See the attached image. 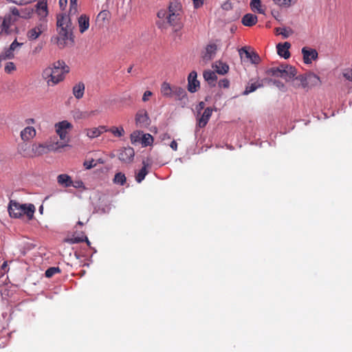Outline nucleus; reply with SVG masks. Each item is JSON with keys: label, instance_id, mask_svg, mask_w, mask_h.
I'll use <instances>...</instances> for the list:
<instances>
[{"label": "nucleus", "instance_id": "obj_1", "mask_svg": "<svg viewBox=\"0 0 352 352\" xmlns=\"http://www.w3.org/2000/svg\"><path fill=\"white\" fill-rule=\"evenodd\" d=\"M34 8L31 7L18 9L16 7L10 8V12L3 18L0 17V35L10 34L16 30L15 23L19 18L28 19L32 17Z\"/></svg>", "mask_w": 352, "mask_h": 352}, {"label": "nucleus", "instance_id": "obj_2", "mask_svg": "<svg viewBox=\"0 0 352 352\" xmlns=\"http://www.w3.org/2000/svg\"><path fill=\"white\" fill-rule=\"evenodd\" d=\"M69 67L63 60H58L52 66L47 67L42 72V77L48 86H54L63 81Z\"/></svg>", "mask_w": 352, "mask_h": 352}, {"label": "nucleus", "instance_id": "obj_3", "mask_svg": "<svg viewBox=\"0 0 352 352\" xmlns=\"http://www.w3.org/2000/svg\"><path fill=\"white\" fill-rule=\"evenodd\" d=\"M56 25L58 32L56 43L60 48H63L72 36L73 27L69 16L65 14H58Z\"/></svg>", "mask_w": 352, "mask_h": 352}, {"label": "nucleus", "instance_id": "obj_4", "mask_svg": "<svg viewBox=\"0 0 352 352\" xmlns=\"http://www.w3.org/2000/svg\"><path fill=\"white\" fill-rule=\"evenodd\" d=\"M8 210L10 217L19 219L25 216L28 220H32L36 210L35 206L32 204H21L14 200H10Z\"/></svg>", "mask_w": 352, "mask_h": 352}, {"label": "nucleus", "instance_id": "obj_5", "mask_svg": "<svg viewBox=\"0 0 352 352\" xmlns=\"http://www.w3.org/2000/svg\"><path fill=\"white\" fill-rule=\"evenodd\" d=\"M55 131L58 135L60 142H56L58 148H64L69 146L71 140L69 133L73 129V125L67 120L58 122L54 125Z\"/></svg>", "mask_w": 352, "mask_h": 352}, {"label": "nucleus", "instance_id": "obj_6", "mask_svg": "<svg viewBox=\"0 0 352 352\" xmlns=\"http://www.w3.org/2000/svg\"><path fill=\"white\" fill-rule=\"evenodd\" d=\"M157 16L159 19H166L170 26H177L180 24L182 14L179 13H167L165 10L158 11Z\"/></svg>", "mask_w": 352, "mask_h": 352}, {"label": "nucleus", "instance_id": "obj_7", "mask_svg": "<svg viewBox=\"0 0 352 352\" xmlns=\"http://www.w3.org/2000/svg\"><path fill=\"white\" fill-rule=\"evenodd\" d=\"M50 146V145L45 144H34L31 152H24L23 156L25 157L41 156L47 153L51 150Z\"/></svg>", "mask_w": 352, "mask_h": 352}, {"label": "nucleus", "instance_id": "obj_8", "mask_svg": "<svg viewBox=\"0 0 352 352\" xmlns=\"http://www.w3.org/2000/svg\"><path fill=\"white\" fill-rule=\"evenodd\" d=\"M46 21L39 22L35 27L28 30L26 36L30 41L37 39L40 35L47 30Z\"/></svg>", "mask_w": 352, "mask_h": 352}, {"label": "nucleus", "instance_id": "obj_9", "mask_svg": "<svg viewBox=\"0 0 352 352\" xmlns=\"http://www.w3.org/2000/svg\"><path fill=\"white\" fill-rule=\"evenodd\" d=\"M35 12L39 17L40 22H47V20L45 19L48 15L47 1L41 0L38 1L35 6Z\"/></svg>", "mask_w": 352, "mask_h": 352}, {"label": "nucleus", "instance_id": "obj_10", "mask_svg": "<svg viewBox=\"0 0 352 352\" xmlns=\"http://www.w3.org/2000/svg\"><path fill=\"white\" fill-rule=\"evenodd\" d=\"M135 155L134 149L132 147H124L119 151L118 158L124 163H130L133 160Z\"/></svg>", "mask_w": 352, "mask_h": 352}, {"label": "nucleus", "instance_id": "obj_11", "mask_svg": "<svg viewBox=\"0 0 352 352\" xmlns=\"http://www.w3.org/2000/svg\"><path fill=\"white\" fill-rule=\"evenodd\" d=\"M197 74L192 71L188 76V90L190 93L196 92L200 87L199 81L197 79Z\"/></svg>", "mask_w": 352, "mask_h": 352}, {"label": "nucleus", "instance_id": "obj_12", "mask_svg": "<svg viewBox=\"0 0 352 352\" xmlns=\"http://www.w3.org/2000/svg\"><path fill=\"white\" fill-rule=\"evenodd\" d=\"M302 54L303 56V60L305 64L311 63L312 60H315L318 57L317 51L314 49L304 47L302 49Z\"/></svg>", "mask_w": 352, "mask_h": 352}, {"label": "nucleus", "instance_id": "obj_13", "mask_svg": "<svg viewBox=\"0 0 352 352\" xmlns=\"http://www.w3.org/2000/svg\"><path fill=\"white\" fill-rule=\"evenodd\" d=\"M239 52L241 57H242L244 54L245 57L248 58L252 64L258 65L261 62V58L258 54L254 51H249L246 47L240 49Z\"/></svg>", "mask_w": 352, "mask_h": 352}, {"label": "nucleus", "instance_id": "obj_14", "mask_svg": "<svg viewBox=\"0 0 352 352\" xmlns=\"http://www.w3.org/2000/svg\"><path fill=\"white\" fill-rule=\"evenodd\" d=\"M104 132H107V127L105 126H99L84 130L85 135L90 139L98 138Z\"/></svg>", "mask_w": 352, "mask_h": 352}, {"label": "nucleus", "instance_id": "obj_15", "mask_svg": "<svg viewBox=\"0 0 352 352\" xmlns=\"http://www.w3.org/2000/svg\"><path fill=\"white\" fill-rule=\"evenodd\" d=\"M297 72L295 67L289 65H282V72L280 77L286 81H289L296 75Z\"/></svg>", "mask_w": 352, "mask_h": 352}, {"label": "nucleus", "instance_id": "obj_16", "mask_svg": "<svg viewBox=\"0 0 352 352\" xmlns=\"http://www.w3.org/2000/svg\"><path fill=\"white\" fill-rule=\"evenodd\" d=\"M217 51V45L215 43H209L206 47V52L203 55V59L208 61L214 58Z\"/></svg>", "mask_w": 352, "mask_h": 352}, {"label": "nucleus", "instance_id": "obj_17", "mask_svg": "<svg viewBox=\"0 0 352 352\" xmlns=\"http://www.w3.org/2000/svg\"><path fill=\"white\" fill-rule=\"evenodd\" d=\"M290 47L291 44L288 42L278 43L276 46L278 54L285 59L289 58L290 53L289 52V49L290 48Z\"/></svg>", "mask_w": 352, "mask_h": 352}, {"label": "nucleus", "instance_id": "obj_18", "mask_svg": "<svg viewBox=\"0 0 352 352\" xmlns=\"http://www.w3.org/2000/svg\"><path fill=\"white\" fill-rule=\"evenodd\" d=\"M36 133L33 126H27L21 131V138L24 142H28L35 137Z\"/></svg>", "mask_w": 352, "mask_h": 352}, {"label": "nucleus", "instance_id": "obj_19", "mask_svg": "<svg viewBox=\"0 0 352 352\" xmlns=\"http://www.w3.org/2000/svg\"><path fill=\"white\" fill-rule=\"evenodd\" d=\"M142 164L143 167L139 170V172L135 175V180L138 183H140L144 179L146 175L148 174V170H146V168L151 166V163L148 160L146 161L144 160L142 162Z\"/></svg>", "mask_w": 352, "mask_h": 352}, {"label": "nucleus", "instance_id": "obj_20", "mask_svg": "<svg viewBox=\"0 0 352 352\" xmlns=\"http://www.w3.org/2000/svg\"><path fill=\"white\" fill-rule=\"evenodd\" d=\"M212 109L210 107H207L205 109L201 116L198 120L197 125L199 128H203L207 124L210 118L212 116Z\"/></svg>", "mask_w": 352, "mask_h": 352}, {"label": "nucleus", "instance_id": "obj_21", "mask_svg": "<svg viewBox=\"0 0 352 352\" xmlns=\"http://www.w3.org/2000/svg\"><path fill=\"white\" fill-rule=\"evenodd\" d=\"M167 13L183 14L182 4L179 0H173L169 3Z\"/></svg>", "mask_w": 352, "mask_h": 352}, {"label": "nucleus", "instance_id": "obj_22", "mask_svg": "<svg viewBox=\"0 0 352 352\" xmlns=\"http://www.w3.org/2000/svg\"><path fill=\"white\" fill-rule=\"evenodd\" d=\"M58 184L65 188L70 187L73 185L72 177L67 174H60L57 177Z\"/></svg>", "mask_w": 352, "mask_h": 352}, {"label": "nucleus", "instance_id": "obj_23", "mask_svg": "<svg viewBox=\"0 0 352 352\" xmlns=\"http://www.w3.org/2000/svg\"><path fill=\"white\" fill-rule=\"evenodd\" d=\"M258 21L257 16L253 14H245L241 20V23L243 25L248 27H252L255 25Z\"/></svg>", "mask_w": 352, "mask_h": 352}, {"label": "nucleus", "instance_id": "obj_24", "mask_svg": "<svg viewBox=\"0 0 352 352\" xmlns=\"http://www.w3.org/2000/svg\"><path fill=\"white\" fill-rule=\"evenodd\" d=\"M79 30L80 33H84L89 28V18L85 14L81 15L78 20Z\"/></svg>", "mask_w": 352, "mask_h": 352}, {"label": "nucleus", "instance_id": "obj_25", "mask_svg": "<svg viewBox=\"0 0 352 352\" xmlns=\"http://www.w3.org/2000/svg\"><path fill=\"white\" fill-rule=\"evenodd\" d=\"M308 74L300 75L294 79V86L296 88L302 87L306 88L309 87L308 84Z\"/></svg>", "mask_w": 352, "mask_h": 352}, {"label": "nucleus", "instance_id": "obj_26", "mask_svg": "<svg viewBox=\"0 0 352 352\" xmlns=\"http://www.w3.org/2000/svg\"><path fill=\"white\" fill-rule=\"evenodd\" d=\"M73 94L77 99H80L84 96L85 92V85L83 82H78L76 85L74 86L73 89Z\"/></svg>", "mask_w": 352, "mask_h": 352}, {"label": "nucleus", "instance_id": "obj_27", "mask_svg": "<svg viewBox=\"0 0 352 352\" xmlns=\"http://www.w3.org/2000/svg\"><path fill=\"white\" fill-rule=\"evenodd\" d=\"M204 78L208 84L214 86L217 79L215 72L211 70H206L203 74Z\"/></svg>", "mask_w": 352, "mask_h": 352}, {"label": "nucleus", "instance_id": "obj_28", "mask_svg": "<svg viewBox=\"0 0 352 352\" xmlns=\"http://www.w3.org/2000/svg\"><path fill=\"white\" fill-rule=\"evenodd\" d=\"M213 67L215 69L217 73L222 75L228 73L229 70V66L226 63L220 61L215 63Z\"/></svg>", "mask_w": 352, "mask_h": 352}, {"label": "nucleus", "instance_id": "obj_29", "mask_svg": "<svg viewBox=\"0 0 352 352\" xmlns=\"http://www.w3.org/2000/svg\"><path fill=\"white\" fill-rule=\"evenodd\" d=\"M173 87L166 82H164L161 86V94L165 97L173 96Z\"/></svg>", "mask_w": 352, "mask_h": 352}, {"label": "nucleus", "instance_id": "obj_30", "mask_svg": "<svg viewBox=\"0 0 352 352\" xmlns=\"http://www.w3.org/2000/svg\"><path fill=\"white\" fill-rule=\"evenodd\" d=\"M173 96H175L177 100H182L186 97L187 94L184 89L180 87L174 86Z\"/></svg>", "mask_w": 352, "mask_h": 352}, {"label": "nucleus", "instance_id": "obj_31", "mask_svg": "<svg viewBox=\"0 0 352 352\" xmlns=\"http://www.w3.org/2000/svg\"><path fill=\"white\" fill-rule=\"evenodd\" d=\"M250 6L253 12L264 14V10L262 9L261 0H251Z\"/></svg>", "mask_w": 352, "mask_h": 352}, {"label": "nucleus", "instance_id": "obj_32", "mask_svg": "<svg viewBox=\"0 0 352 352\" xmlns=\"http://www.w3.org/2000/svg\"><path fill=\"white\" fill-rule=\"evenodd\" d=\"M263 86L262 83L258 81L252 82L246 86L245 91H243V95H248L249 94L256 91L258 88L261 87Z\"/></svg>", "mask_w": 352, "mask_h": 352}, {"label": "nucleus", "instance_id": "obj_33", "mask_svg": "<svg viewBox=\"0 0 352 352\" xmlns=\"http://www.w3.org/2000/svg\"><path fill=\"white\" fill-rule=\"evenodd\" d=\"M107 131L111 133L115 137L120 138L124 135V130L122 126H112L110 129L107 128Z\"/></svg>", "mask_w": 352, "mask_h": 352}, {"label": "nucleus", "instance_id": "obj_34", "mask_svg": "<svg viewBox=\"0 0 352 352\" xmlns=\"http://www.w3.org/2000/svg\"><path fill=\"white\" fill-rule=\"evenodd\" d=\"M282 72V65L278 67H272L267 70L266 73L267 75L280 77Z\"/></svg>", "mask_w": 352, "mask_h": 352}, {"label": "nucleus", "instance_id": "obj_35", "mask_svg": "<svg viewBox=\"0 0 352 352\" xmlns=\"http://www.w3.org/2000/svg\"><path fill=\"white\" fill-rule=\"evenodd\" d=\"M153 142V138L151 135L146 133L142 134L141 138V143L144 146H147L152 144Z\"/></svg>", "mask_w": 352, "mask_h": 352}, {"label": "nucleus", "instance_id": "obj_36", "mask_svg": "<svg viewBox=\"0 0 352 352\" xmlns=\"http://www.w3.org/2000/svg\"><path fill=\"white\" fill-rule=\"evenodd\" d=\"M308 84L309 85H316L320 82V78L318 76L314 73L308 74Z\"/></svg>", "mask_w": 352, "mask_h": 352}, {"label": "nucleus", "instance_id": "obj_37", "mask_svg": "<svg viewBox=\"0 0 352 352\" xmlns=\"http://www.w3.org/2000/svg\"><path fill=\"white\" fill-rule=\"evenodd\" d=\"M113 182L116 184H120V185H124L126 182V177L124 174L122 173H118L116 174Z\"/></svg>", "mask_w": 352, "mask_h": 352}, {"label": "nucleus", "instance_id": "obj_38", "mask_svg": "<svg viewBox=\"0 0 352 352\" xmlns=\"http://www.w3.org/2000/svg\"><path fill=\"white\" fill-rule=\"evenodd\" d=\"M142 134L140 131H135L131 134L130 139L132 144H136L141 142Z\"/></svg>", "mask_w": 352, "mask_h": 352}, {"label": "nucleus", "instance_id": "obj_39", "mask_svg": "<svg viewBox=\"0 0 352 352\" xmlns=\"http://www.w3.org/2000/svg\"><path fill=\"white\" fill-rule=\"evenodd\" d=\"M60 270L58 267H52L48 268L45 271V274L46 277L51 278L54 274L60 273Z\"/></svg>", "mask_w": 352, "mask_h": 352}, {"label": "nucleus", "instance_id": "obj_40", "mask_svg": "<svg viewBox=\"0 0 352 352\" xmlns=\"http://www.w3.org/2000/svg\"><path fill=\"white\" fill-rule=\"evenodd\" d=\"M148 119V118L146 113H138L136 114L135 120L137 122L144 124V123H146Z\"/></svg>", "mask_w": 352, "mask_h": 352}, {"label": "nucleus", "instance_id": "obj_41", "mask_svg": "<svg viewBox=\"0 0 352 352\" xmlns=\"http://www.w3.org/2000/svg\"><path fill=\"white\" fill-rule=\"evenodd\" d=\"M16 69V67L14 63L7 62L5 65L4 71L7 74H11Z\"/></svg>", "mask_w": 352, "mask_h": 352}, {"label": "nucleus", "instance_id": "obj_42", "mask_svg": "<svg viewBox=\"0 0 352 352\" xmlns=\"http://www.w3.org/2000/svg\"><path fill=\"white\" fill-rule=\"evenodd\" d=\"M276 32L278 34L283 35L284 38H287L292 33V30L286 28H276Z\"/></svg>", "mask_w": 352, "mask_h": 352}, {"label": "nucleus", "instance_id": "obj_43", "mask_svg": "<svg viewBox=\"0 0 352 352\" xmlns=\"http://www.w3.org/2000/svg\"><path fill=\"white\" fill-rule=\"evenodd\" d=\"M85 236H74L72 238L65 239V241L70 244L78 243L80 242H83Z\"/></svg>", "mask_w": 352, "mask_h": 352}, {"label": "nucleus", "instance_id": "obj_44", "mask_svg": "<svg viewBox=\"0 0 352 352\" xmlns=\"http://www.w3.org/2000/svg\"><path fill=\"white\" fill-rule=\"evenodd\" d=\"M342 75L346 80L352 82V69H345L342 72Z\"/></svg>", "mask_w": 352, "mask_h": 352}, {"label": "nucleus", "instance_id": "obj_45", "mask_svg": "<svg viewBox=\"0 0 352 352\" xmlns=\"http://www.w3.org/2000/svg\"><path fill=\"white\" fill-rule=\"evenodd\" d=\"M219 86L221 88L227 89L230 87V81L227 78H223L219 81Z\"/></svg>", "mask_w": 352, "mask_h": 352}, {"label": "nucleus", "instance_id": "obj_46", "mask_svg": "<svg viewBox=\"0 0 352 352\" xmlns=\"http://www.w3.org/2000/svg\"><path fill=\"white\" fill-rule=\"evenodd\" d=\"M274 1L280 6L288 7L291 5V0H274Z\"/></svg>", "mask_w": 352, "mask_h": 352}, {"label": "nucleus", "instance_id": "obj_47", "mask_svg": "<svg viewBox=\"0 0 352 352\" xmlns=\"http://www.w3.org/2000/svg\"><path fill=\"white\" fill-rule=\"evenodd\" d=\"M78 12L77 3H70L69 6V14L74 15Z\"/></svg>", "mask_w": 352, "mask_h": 352}, {"label": "nucleus", "instance_id": "obj_48", "mask_svg": "<svg viewBox=\"0 0 352 352\" xmlns=\"http://www.w3.org/2000/svg\"><path fill=\"white\" fill-rule=\"evenodd\" d=\"M153 96V93L151 91H146L142 96V101L147 102L150 100V98Z\"/></svg>", "mask_w": 352, "mask_h": 352}, {"label": "nucleus", "instance_id": "obj_49", "mask_svg": "<svg viewBox=\"0 0 352 352\" xmlns=\"http://www.w3.org/2000/svg\"><path fill=\"white\" fill-rule=\"evenodd\" d=\"M13 3L18 5H23L30 3L36 0H11Z\"/></svg>", "mask_w": 352, "mask_h": 352}, {"label": "nucleus", "instance_id": "obj_50", "mask_svg": "<svg viewBox=\"0 0 352 352\" xmlns=\"http://www.w3.org/2000/svg\"><path fill=\"white\" fill-rule=\"evenodd\" d=\"M23 45V43H20L17 42L16 39H15L10 45L9 48L13 52L18 47Z\"/></svg>", "mask_w": 352, "mask_h": 352}, {"label": "nucleus", "instance_id": "obj_51", "mask_svg": "<svg viewBox=\"0 0 352 352\" xmlns=\"http://www.w3.org/2000/svg\"><path fill=\"white\" fill-rule=\"evenodd\" d=\"M27 146H28L27 144H25V143H23V144L19 145V151L22 155L24 152H31V151H28L26 149Z\"/></svg>", "mask_w": 352, "mask_h": 352}, {"label": "nucleus", "instance_id": "obj_52", "mask_svg": "<svg viewBox=\"0 0 352 352\" xmlns=\"http://www.w3.org/2000/svg\"><path fill=\"white\" fill-rule=\"evenodd\" d=\"M96 164H94V160H91V161H85L84 162V166L87 168V169H90L92 167H94Z\"/></svg>", "mask_w": 352, "mask_h": 352}, {"label": "nucleus", "instance_id": "obj_53", "mask_svg": "<svg viewBox=\"0 0 352 352\" xmlns=\"http://www.w3.org/2000/svg\"><path fill=\"white\" fill-rule=\"evenodd\" d=\"M195 8H199L204 4V0H192Z\"/></svg>", "mask_w": 352, "mask_h": 352}, {"label": "nucleus", "instance_id": "obj_54", "mask_svg": "<svg viewBox=\"0 0 352 352\" xmlns=\"http://www.w3.org/2000/svg\"><path fill=\"white\" fill-rule=\"evenodd\" d=\"M72 186H74L76 188H81L83 186V182L82 181L73 182V185H72Z\"/></svg>", "mask_w": 352, "mask_h": 352}, {"label": "nucleus", "instance_id": "obj_55", "mask_svg": "<svg viewBox=\"0 0 352 352\" xmlns=\"http://www.w3.org/2000/svg\"><path fill=\"white\" fill-rule=\"evenodd\" d=\"M107 16L108 12L106 10H103L98 14V17L102 18V19H105L107 17Z\"/></svg>", "mask_w": 352, "mask_h": 352}, {"label": "nucleus", "instance_id": "obj_56", "mask_svg": "<svg viewBox=\"0 0 352 352\" xmlns=\"http://www.w3.org/2000/svg\"><path fill=\"white\" fill-rule=\"evenodd\" d=\"M170 148L173 150V151H177V143L175 140H173L171 142H170Z\"/></svg>", "mask_w": 352, "mask_h": 352}, {"label": "nucleus", "instance_id": "obj_57", "mask_svg": "<svg viewBox=\"0 0 352 352\" xmlns=\"http://www.w3.org/2000/svg\"><path fill=\"white\" fill-rule=\"evenodd\" d=\"M67 3V0H59V6L61 8L64 9Z\"/></svg>", "mask_w": 352, "mask_h": 352}, {"label": "nucleus", "instance_id": "obj_58", "mask_svg": "<svg viewBox=\"0 0 352 352\" xmlns=\"http://www.w3.org/2000/svg\"><path fill=\"white\" fill-rule=\"evenodd\" d=\"M199 107L201 109H204L205 107V102L201 101L199 103Z\"/></svg>", "mask_w": 352, "mask_h": 352}, {"label": "nucleus", "instance_id": "obj_59", "mask_svg": "<svg viewBox=\"0 0 352 352\" xmlns=\"http://www.w3.org/2000/svg\"><path fill=\"white\" fill-rule=\"evenodd\" d=\"M84 241H86V243H87V245L90 246L91 243H90V241H89V239H87V236H85Z\"/></svg>", "mask_w": 352, "mask_h": 352}, {"label": "nucleus", "instance_id": "obj_60", "mask_svg": "<svg viewBox=\"0 0 352 352\" xmlns=\"http://www.w3.org/2000/svg\"><path fill=\"white\" fill-rule=\"evenodd\" d=\"M6 266H7V263H6V262H4V263H3V265H2L1 267H2L3 269H4V267H6Z\"/></svg>", "mask_w": 352, "mask_h": 352}, {"label": "nucleus", "instance_id": "obj_61", "mask_svg": "<svg viewBox=\"0 0 352 352\" xmlns=\"http://www.w3.org/2000/svg\"><path fill=\"white\" fill-rule=\"evenodd\" d=\"M78 0H70V3H77Z\"/></svg>", "mask_w": 352, "mask_h": 352}, {"label": "nucleus", "instance_id": "obj_62", "mask_svg": "<svg viewBox=\"0 0 352 352\" xmlns=\"http://www.w3.org/2000/svg\"><path fill=\"white\" fill-rule=\"evenodd\" d=\"M131 70H132V67L131 66V67L128 69V70H127L128 73H131Z\"/></svg>", "mask_w": 352, "mask_h": 352}, {"label": "nucleus", "instance_id": "obj_63", "mask_svg": "<svg viewBox=\"0 0 352 352\" xmlns=\"http://www.w3.org/2000/svg\"><path fill=\"white\" fill-rule=\"evenodd\" d=\"M78 225H80V226H82V225H83V223H82V222H81V221H78Z\"/></svg>", "mask_w": 352, "mask_h": 352}, {"label": "nucleus", "instance_id": "obj_64", "mask_svg": "<svg viewBox=\"0 0 352 352\" xmlns=\"http://www.w3.org/2000/svg\"><path fill=\"white\" fill-rule=\"evenodd\" d=\"M34 122V119H31L30 122L33 123Z\"/></svg>", "mask_w": 352, "mask_h": 352}]
</instances>
